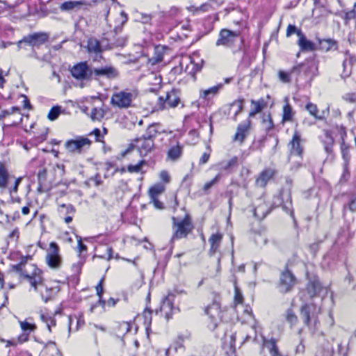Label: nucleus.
Masks as SVG:
<instances>
[{"instance_id":"1","label":"nucleus","mask_w":356,"mask_h":356,"mask_svg":"<svg viewBox=\"0 0 356 356\" xmlns=\"http://www.w3.org/2000/svg\"><path fill=\"white\" fill-rule=\"evenodd\" d=\"M31 259L32 257L30 255L22 257L19 263L13 266V269L20 275L24 276L31 286H35L41 282L42 271L36 266L32 264L29 266V269L26 268L28 261Z\"/></svg>"},{"instance_id":"2","label":"nucleus","mask_w":356,"mask_h":356,"mask_svg":"<svg viewBox=\"0 0 356 356\" xmlns=\"http://www.w3.org/2000/svg\"><path fill=\"white\" fill-rule=\"evenodd\" d=\"M138 95L137 90L125 89L114 92L111 98V104L113 107L127 109L134 106V102Z\"/></svg>"},{"instance_id":"3","label":"nucleus","mask_w":356,"mask_h":356,"mask_svg":"<svg viewBox=\"0 0 356 356\" xmlns=\"http://www.w3.org/2000/svg\"><path fill=\"white\" fill-rule=\"evenodd\" d=\"M172 220L173 234L170 240L171 243L177 239L186 238L193 229L191 218L188 213H186L182 219L172 217Z\"/></svg>"},{"instance_id":"4","label":"nucleus","mask_w":356,"mask_h":356,"mask_svg":"<svg viewBox=\"0 0 356 356\" xmlns=\"http://www.w3.org/2000/svg\"><path fill=\"white\" fill-rule=\"evenodd\" d=\"M205 312L210 320L208 327L210 330H214L223 318V311L221 310L220 304L213 302L206 308Z\"/></svg>"},{"instance_id":"5","label":"nucleus","mask_w":356,"mask_h":356,"mask_svg":"<svg viewBox=\"0 0 356 356\" xmlns=\"http://www.w3.org/2000/svg\"><path fill=\"white\" fill-rule=\"evenodd\" d=\"M241 41L239 31H232L229 29H222L219 33L218 39L216 41V46H224L226 47H234L238 41Z\"/></svg>"},{"instance_id":"6","label":"nucleus","mask_w":356,"mask_h":356,"mask_svg":"<svg viewBox=\"0 0 356 356\" xmlns=\"http://www.w3.org/2000/svg\"><path fill=\"white\" fill-rule=\"evenodd\" d=\"M46 262L49 267L53 269H58L62 264V258L59 254V248L58 245L51 242L47 251Z\"/></svg>"},{"instance_id":"7","label":"nucleus","mask_w":356,"mask_h":356,"mask_svg":"<svg viewBox=\"0 0 356 356\" xmlns=\"http://www.w3.org/2000/svg\"><path fill=\"white\" fill-rule=\"evenodd\" d=\"M49 35L45 32H38L28 35L17 42L19 48L21 47L22 43H26L32 47H40L44 44L49 39Z\"/></svg>"},{"instance_id":"8","label":"nucleus","mask_w":356,"mask_h":356,"mask_svg":"<svg viewBox=\"0 0 356 356\" xmlns=\"http://www.w3.org/2000/svg\"><path fill=\"white\" fill-rule=\"evenodd\" d=\"M72 75L78 80L90 81L92 77V69L89 67L86 62L75 65L71 70Z\"/></svg>"},{"instance_id":"9","label":"nucleus","mask_w":356,"mask_h":356,"mask_svg":"<svg viewBox=\"0 0 356 356\" xmlns=\"http://www.w3.org/2000/svg\"><path fill=\"white\" fill-rule=\"evenodd\" d=\"M296 283V279L293 273L286 269L280 275L279 289L282 293H287L290 291Z\"/></svg>"},{"instance_id":"10","label":"nucleus","mask_w":356,"mask_h":356,"mask_svg":"<svg viewBox=\"0 0 356 356\" xmlns=\"http://www.w3.org/2000/svg\"><path fill=\"white\" fill-rule=\"evenodd\" d=\"M179 97L175 90L166 93L165 97H160L158 99V108L165 109L175 108L179 103Z\"/></svg>"},{"instance_id":"11","label":"nucleus","mask_w":356,"mask_h":356,"mask_svg":"<svg viewBox=\"0 0 356 356\" xmlns=\"http://www.w3.org/2000/svg\"><path fill=\"white\" fill-rule=\"evenodd\" d=\"M317 71V66L315 63H311L307 64H300L296 66H294L290 70L292 77H295L296 79L300 74L302 72L305 75L309 77H313L316 75V72Z\"/></svg>"},{"instance_id":"12","label":"nucleus","mask_w":356,"mask_h":356,"mask_svg":"<svg viewBox=\"0 0 356 356\" xmlns=\"http://www.w3.org/2000/svg\"><path fill=\"white\" fill-rule=\"evenodd\" d=\"M135 146L142 156H147L154 148L153 140L147 138L144 136L135 140Z\"/></svg>"},{"instance_id":"13","label":"nucleus","mask_w":356,"mask_h":356,"mask_svg":"<svg viewBox=\"0 0 356 356\" xmlns=\"http://www.w3.org/2000/svg\"><path fill=\"white\" fill-rule=\"evenodd\" d=\"M251 125L252 122L250 119L240 123L237 127L236 132L234 136V141H237L240 144L243 143L250 131Z\"/></svg>"},{"instance_id":"14","label":"nucleus","mask_w":356,"mask_h":356,"mask_svg":"<svg viewBox=\"0 0 356 356\" xmlns=\"http://www.w3.org/2000/svg\"><path fill=\"white\" fill-rule=\"evenodd\" d=\"M97 79L98 77H105L108 79H113L118 76L119 73L116 68L113 66H104L92 70V76Z\"/></svg>"},{"instance_id":"15","label":"nucleus","mask_w":356,"mask_h":356,"mask_svg":"<svg viewBox=\"0 0 356 356\" xmlns=\"http://www.w3.org/2000/svg\"><path fill=\"white\" fill-rule=\"evenodd\" d=\"M90 140L87 138H81L76 140H67L65 143V147L70 152H81V149L85 147H89Z\"/></svg>"},{"instance_id":"16","label":"nucleus","mask_w":356,"mask_h":356,"mask_svg":"<svg viewBox=\"0 0 356 356\" xmlns=\"http://www.w3.org/2000/svg\"><path fill=\"white\" fill-rule=\"evenodd\" d=\"M13 178L14 177L9 172L8 165L4 162L0 161V188H7Z\"/></svg>"},{"instance_id":"17","label":"nucleus","mask_w":356,"mask_h":356,"mask_svg":"<svg viewBox=\"0 0 356 356\" xmlns=\"http://www.w3.org/2000/svg\"><path fill=\"white\" fill-rule=\"evenodd\" d=\"M167 133L168 132L163 129V127L161 124L152 123L147 127L145 131V134L143 136L147 138L154 141V138L157 136Z\"/></svg>"},{"instance_id":"18","label":"nucleus","mask_w":356,"mask_h":356,"mask_svg":"<svg viewBox=\"0 0 356 356\" xmlns=\"http://www.w3.org/2000/svg\"><path fill=\"white\" fill-rule=\"evenodd\" d=\"M322 290V285L317 277L311 278L307 285V291L311 298L317 296Z\"/></svg>"},{"instance_id":"19","label":"nucleus","mask_w":356,"mask_h":356,"mask_svg":"<svg viewBox=\"0 0 356 356\" xmlns=\"http://www.w3.org/2000/svg\"><path fill=\"white\" fill-rule=\"evenodd\" d=\"M32 286L34 288L35 291L40 293L42 298L46 302L51 298L53 295L54 289L52 288H48L47 286H44L42 276L41 282Z\"/></svg>"},{"instance_id":"20","label":"nucleus","mask_w":356,"mask_h":356,"mask_svg":"<svg viewBox=\"0 0 356 356\" xmlns=\"http://www.w3.org/2000/svg\"><path fill=\"white\" fill-rule=\"evenodd\" d=\"M298 44L301 50L304 51H313L316 50L315 44L307 40L302 32H298Z\"/></svg>"},{"instance_id":"21","label":"nucleus","mask_w":356,"mask_h":356,"mask_svg":"<svg viewBox=\"0 0 356 356\" xmlns=\"http://www.w3.org/2000/svg\"><path fill=\"white\" fill-rule=\"evenodd\" d=\"M290 144L291 145V154L301 156L303 149L300 145V135L297 131H295Z\"/></svg>"},{"instance_id":"22","label":"nucleus","mask_w":356,"mask_h":356,"mask_svg":"<svg viewBox=\"0 0 356 356\" xmlns=\"http://www.w3.org/2000/svg\"><path fill=\"white\" fill-rule=\"evenodd\" d=\"M275 171L268 168L262 171L256 180V184L260 187H264L268 181L275 175Z\"/></svg>"},{"instance_id":"23","label":"nucleus","mask_w":356,"mask_h":356,"mask_svg":"<svg viewBox=\"0 0 356 356\" xmlns=\"http://www.w3.org/2000/svg\"><path fill=\"white\" fill-rule=\"evenodd\" d=\"M285 104L282 109V123L284 124L286 122H292L293 120L296 112L293 110L291 106L289 103L288 97L284 99Z\"/></svg>"},{"instance_id":"24","label":"nucleus","mask_w":356,"mask_h":356,"mask_svg":"<svg viewBox=\"0 0 356 356\" xmlns=\"http://www.w3.org/2000/svg\"><path fill=\"white\" fill-rule=\"evenodd\" d=\"M87 49L89 54H95L96 56L102 58L101 53L102 51V47L99 40L96 38H89L87 42Z\"/></svg>"},{"instance_id":"25","label":"nucleus","mask_w":356,"mask_h":356,"mask_svg":"<svg viewBox=\"0 0 356 356\" xmlns=\"http://www.w3.org/2000/svg\"><path fill=\"white\" fill-rule=\"evenodd\" d=\"M250 103L252 108L248 115V119L250 120L251 118L254 117L257 113H260L266 106V103L264 99H260L257 101L252 99Z\"/></svg>"},{"instance_id":"26","label":"nucleus","mask_w":356,"mask_h":356,"mask_svg":"<svg viewBox=\"0 0 356 356\" xmlns=\"http://www.w3.org/2000/svg\"><path fill=\"white\" fill-rule=\"evenodd\" d=\"M182 146L177 143L172 146L168 151L167 159L172 161H176L180 159L182 154Z\"/></svg>"},{"instance_id":"27","label":"nucleus","mask_w":356,"mask_h":356,"mask_svg":"<svg viewBox=\"0 0 356 356\" xmlns=\"http://www.w3.org/2000/svg\"><path fill=\"white\" fill-rule=\"evenodd\" d=\"M222 238V235L220 233L213 234L209 238V242L211 245L210 252L214 254L218 250Z\"/></svg>"},{"instance_id":"28","label":"nucleus","mask_w":356,"mask_h":356,"mask_svg":"<svg viewBox=\"0 0 356 356\" xmlns=\"http://www.w3.org/2000/svg\"><path fill=\"white\" fill-rule=\"evenodd\" d=\"M131 330V324L128 322H122L117 324L114 328V334L122 338Z\"/></svg>"},{"instance_id":"29","label":"nucleus","mask_w":356,"mask_h":356,"mask_svg":"<svg viewBox=\"0 0 356 356\" xmlns=\"http://www.w3.org/2000/svg\"><path fill=\"white\" fill-rule=\"evenodd\" d=\"M319 49L322 51H328L332 49H337V42L332 39H323L318 40Z\"/></svg>"},{"instance_id":"30","label":"nucleus","mask_w":356,"mask_h":356,"mask_svg":"<svg viewBox=\"0 0 356 356\" xmlns=\"http://www.w3.org/2000/svg\"><path fill=\"white\" fill-rule=\"evenodd\" d=\"M164 191L165 186L162 184H156L149 189L148 193L149 198L158 197L159 195L162 194Z\"/></svg>"},{"instance_id":"31","label":"nucleus","mask_w":356,"mask_h":356,"mask_svg":"<svg viewBox=\"0 0 356 356\" xmlns=\"http://www.w3.org/2000/svg\"><path fill=\"white\" fill-rule=\"evenodd\" d=\"M172 302L166 298L161 306V311L165 314V318L169 320L172 318Z\"/></svg>"},{"instance_id":"32","label":"nucleus","mask_w":356,"mask_h":356,"mask_svg":"<svg viewBox=\"0 0 356 356\" xmlns=\"http://www.w3.org/2000/svg\"><path fill=\"white\" fill-rule=\"evenodd\" d=\"M305 108L316 120H322L324 119L323 115H318V109L316 104L309 102L306 104Z\"/></svg>"},{"instance_id":"33","label":"nucleus","mask_w":356,"mask_h":356,"mask_svg":"<svg viewBox=\"0 0 356 356\" xmlns=\"http://www.w3.org/2000/svg\"><path fill=\"white\" fill-rule=\"evenodd\" d=\"M84 4V2L82 1H68L63 3L60 6V9L62 10H71L74 9L75 8L79 7Z\"/></svg>"},{"instance_id":"34","label":"nucleus","mask_w":356,"mask_h":356,"mask_svg":"<svg viewBox=\"0 0 356 356\" xmlns=\"http://www.w3.org/2000/svg\"><path fill=\"white\" fill-rule=\"evenodd\" d=\"M243 103H244V99H236L235 101H234L231 104H230V109H233L234 108L235 111H234V120H236V117L237 115L241 113L243 110Z\"/></svg>"},{"instance_id":"35","label":"nucleus","mask_w":356,"mask_h":356,"mask_svg":"<svg viewBox=\"0 0 356 356\" xmlns=\"http://www.w3.org/2000/svg\"><path fill=\"white\" fill-rule=\"evenodd\" d=\"M312 305L305 304L301 307V316L305 325H309L310 322V309Z\"/></svg>"},{"instance_id":"36","label":"nucleus","mask_w":356,"mask_h":356,"mask_svg":"<svg viewBox=\"0 0 356 356\" xmlns=\"http://www.w3.org/2000/svg\"><path fill=\"white\" fill-rule=\"evenodd\" d=\"M342 67H343V72L341 76L343 79H346V78L348 77L351 74V71H352L351 59L350 58L348 60L347 59H345L343 61Z\"/></svg>"},{"instance_id":"37","label":"nucleus","mask_w":356,"mask_h":356,"mask_svg":"<svg viewBox=\"0 0 356 356\" xmlns=\"http://www.w3.org/2000/svg\"><path fill=\"white\" fill-rule=\"evenodd\" d=\"M221 86H222V85L220 84L218 86H213L207 90H204L202 91L200 93V97H202L203 99H207V98H209V95L213 96V95H216L218 92Z\"/></svg>"},{"instance_id":"38","label":"nucleus","mask_w":356,"mask_h":356,"mask_svg":"<svg viewBox=\"0 0 356 356\" xmlns=\"http://www.w3.org/2000/svg\"><path fill=\"white\" fill-rule=\"evenodd\" d=\"M341 151L343 160L345 161L346 163H348L350 159V146L349 145L346 144L343 140L341 144Z\"/></svg>"},{"instance_id":"39","label":"nucleus","mask_w":356,"mask_h":356,"mask_svg":"<svg viewBox=\"0 0 356 356\" xmlns=\"http://www.w3.org/2000/svg\"><path fill=\"white\" fill-rule=\"evenodd\" d=\"M62 108L60 106H55L49 111L47 118L49 120L54 121L56 120L61 113Z\"/></svg>"},{"instance_id":"40","label":"nucleus","mask_w":356,"mask_h":356,"mask_svg":"<svg viewBox=\"0 0 356 356\" xmlns=\"http://www.w3.org/2000/svg\"><path fill=\"white\" fill-rule=\"evenodd\" d=\"M286 320L292 327L297 323L298 317L291 309H288L286 312Z\"/></svg>"},{"instance_id":"41","label":"nucleus","mask_w":356,"mask_h":356,"mask_svg":"<svg viewBox=\"0 0 356 356\" xmlns=\"http://www.w3.org/2000/svg\"><path fill=\"white\" fill-rule=\"evenodd\" d=\"M263 123L265 125V129L267 132H269L274 129V123L270 114H268L263 118Z\"/></svg>"},{"instance_id":"42","label":"nucleus","mask_w":356,"mask_h":356,"mask_svg":"<svg viewBox=\"0 0 356 356\" xmlns=\"http://www.w3.org/2000/svg\"><path fill=\"white\" fill-rule=\"evenodd\" d=\"M20 327L24 332L30 333L36 329L35 324L29 323L28 321H20Z\"/></svg>"},{"instance_id":"43","label":"nucleus","mask_w":356,"mask_h":356,"mask_svg":"<svg viewBox=\"0 0 356 356\" xmlns=\"http://www.w3.org/2000/svg\"><path fill=\"white\" fill-rule=\"evenodd\" d=\"M278 76L280 80L283 83H289L292 78L290 71L285 72L283 70H280L278 72Z\"/></svg>"},{"instance_id":"44","label":"nucleus","mask_w":356,"mask_h":356,"mask_svg":"<svg viewBox=\"0 0 356 356\" xmlns=\"http://www.w3.org/2000/svg\"><path fill=\"white\" fill-rule=\"evenodd\" d=\"M62 207L66 209V212L68 214V216L64 218L65 222L68 224L72 220V216L74 213V209L72 205H63Z\"/></svg>"},{"instance_id":"45","label":"nucleus","mask_w":356,"mask_h":356,"mask_svg":"<svg viewBox=\"0 0 356 356\" xmlns=\"http://www.w3.org/2000/svg\"><path fill=\"white\" fill-rule=\"evenodd\" d=\"M40 317L42 321L47 323V326L49 331L51 332V326L56 325V320L54 319V318L51 316H46L44 314H42Z\"/></svg>"},{"instance_id":"46","label":"nucleus","mask_w":356,"mask_h":356,"mask_svg":"<svg viewBox=\"0 0 356 356\" xmlns=\"http://www.w3.org/2000/svg\"><path fill=\"white\" fill-rule=\"evenodd\" d=\"M92 120H100L104 117V112L102 109L94 108L90 113Z\"/></svg>"},{"instance_id":"47","label":"nucleus","mask_w":356,"mask_h":356,"mask_svg":"<svg viewBox=\"0 0 356 356\" xmlns=\"http://www.w3.org/2000/svg\"><path fill=\"white\" fill-rule=\"evenodd\" d=\"M145 163V161L142 160L136 165H129L127 170L129 172H139L141 170L142 166Z\"/></svg>"},{"instance_id":"48","label":"nucleus","mask_w":356,"mask_h":356,"mask_svg":"<svg viewBox=\"0 0 356 356\" xmlns=\"http://www.w3.org/2000/svg\"><path fill=\"white\" fill-rule=\"evenodd\" d=\"M238 158L236 156H234L227 163H222V169L227 170L232 167H234L237 165Z\"/></svg>"},{"instance_id":"49","label":"nucleus","mask_w":356,"mask_h":356,"mask_svg":"<svg viewBox=\"0 0 356 356\" xmlns=\"http://www.w3.org/2000/svg\"><path fill=\"white\" fill-rule=\"evenodd\" d=\"M343 18L345 21V24H347L350 20L356 18L355 10L352 9L348 12L344 13Z\"/></svg>"},{"instance_id":"50","label":"nucleus","mask_w":356,"mask_h":356,"mask_svg":"<svg viewBox=\"0 0 356 356\" xmlns=\"http://www.w3.org/2000/svg\"><path fill=\"white\" fill-rule=\"evenodd\" d=\"M262 207H263L260 205L255 208L254 210V216L257 217L259 219L264 218L268 213L267 211H263Z\"/></svg>"},{"instance_id":"51","label":"nucleus","mask_w":356,"mask_h":356,"mask_svg":"<svg viewBox=\"0 0 356 356\" xmlns=\"http://www.w3.org/2000/svg\"><path fill=\"white\" fill-rule=\"evenodd\" d=\"M298 32H302L301 30L298 29L294 25L289 24L286 29V37H290L291 35L296 33L298 36Z\"/></svg>"},{"instance_id":"52","label":"nucleus","mask_w":356,"mask_h":356,"mask_svg":"<svg viewBox=\"0 0 356 356\" xmlns=\"http://www.w3.org/2000/svg\"><path fill=\"white\" fill-rule=\"evenodd\" d=\"M83 265V261L81 259L77 262L74 263L72 266L73 273L74 274H79Z\"/></svg>"},{"instance_id":"53","label":"nucleus","mask_w":356,"mask_h":356,"mask_svg":"<svg viewBox=\"0 0 356 356\" xmlns=\"http://www.w3.org/2000/svg\"><path fill=\"white\" fill-rule=\"evenodd\" d=\"M220 179V175H216L211 181L206 183L203 187L204 191L209 190L214 184H216Z\"/></svg>"},{"instance_id":"54","label":"nucleus","mask_w":356,"mask_h":356,"mask_svg":"<svg viewBox=\"0 0 356 356\" xmlns=\"http://www.w3.org/2000/svg\"><path fill=\"white\" fill-rule=\"evenodd\" d=\"M243 298L240 290L235 287V295H234V302L235 304H241L243 302Z\"/></svg>"},{"instance_id":"55","label":"nucleus","mask_w":356,"mask_h":356,"mask_svg":"<svg viewBox=\"0 0 356 356\" xmlns=\"http://www.w3.org/2000/svg\"><path fill=\"white\" fill-rule=\"evenodd\" d=\"M22 177H18L15 179V183L13 187L9 188L10 193L12 195L13 193H17L18 190V186L22 181Z\"/></svg>"},{"instance_id":"56","label":"nucleus","mask_w":356,"mask_h":356,"mask_svg":"<svg viewBox=\"0 0 356 356\" xmlns=\"http://www.w3.org/2000/svg\"><path fill=\"white\" fill-rule=\"evenodd\" d=\"M270 343H271V348H270V354L272 356H278L279 355V350L276 346L275 341L274 339H271L270 341Z\"/></svg>"},{"instance_id":"57","label":"nucleus","mask_w":356,"mask_h":356,"mask_svg":"<svg viewBox=\"0 0 356 356\" xmlns=\"http://www.w3.org/2000/svg\"><path fill=\"white\" fill-rule=\"evenodd\" d=\"M102 282H103V279H102L100 280L99 283L96 286L97 295L99 298V302H102V294H103Z\"/></svg>"},{"instance_id":"58","label":"nucleus","mask_w":356,"mask_h":356,"mask_svg":"<svg viewBox=\"0 0 356 356\" xmlns=\"http://www.w3.org/2000/svg\"><path fill=\"white\" fill-rule=\"evenodd\" d=\"M151 202H152L155 207V208L159 209H163V204L160 202L158 199V197L155 198H150Z\"/></svg>"},{"instance_id":"59","label":"nucleus","mask_w":356,"mask_h":356,"mask_svg":"<svg viewBox=\"0 0 356 356\" xmlns=\"http://www.w3.org/2000/svg\"><path fill=\"white\" fill-rule=\"evenodd\" d=\"M19 112V109L17 107H13L11 108L10 111H8V110H5V111H2V114L1 115V118H4L6 117V115H10L12 113H13L14 112Z\"/></svg>"},{"instance_id":"60","label":"nucleus","mask_w":356,"mask_h":356,"mask_svg":"<svg viewBox=\"0 0 356 356\" xmlns=\"http://www.w3.org/2000/svg\"><path fill=\"white\" fill-rule=\"evenodd\" d=\"M38 180L40 183L42 181H44L47 177V170L45 169H42L38 172Z\"/></svg>"},{"instance_id":"61","label":"nucleus","mask_w":356,"mask_h":356,"mask_svg":"<svg viewBox=\"0 0 356 356\" xmlns=\"http://www.w3.org/2000/svg\"><path fill=\"white\" fill-rule=\"evenodd\" d=\"M160 178L161 180L165 181V183H168L170 181V176L166 171H162L160 173Z\"/></svg>"},{"instance_id":"62","label":"nucleus","mask_w":356,"mask_h":356,"mask_svg":"<svg viewBox=\"0 0 356 356\" xmlns=\"http://www.w3.org/2000/svg\"><path fill=\"white\" fill-rule=\"evenodd\" d=\"M29 333L24 332L23 334H22L21 335L19 336L18 341L20 343H24V342L27 341L29 340Z\"/></svg>"},{"instance_id":"63","label":"nucleus","mask_w":356,"mask_h":356,"mask_svg":"<svg viewBox=\"0 0 356 356\" xmlns=\"http://www.w3.org/2000/svg\"><path fill=\"white\" fill-rule=\"evenodd\" d=\"M78 248L80 252L86 251L87 250V247L85 244L82 243V239L81 237H79L78 239Z\"/></svg>"},{"instance_id":"64","label":"nucleus","mask_w":356,"mask_h":356,"mask_svg":"<svg viewBox=\"0 0 356 356\" xmlns=\"http://www.w3.org/2000/svg\"><path fill=\"white\" fill-rule=\"evenodd\" d=\"M348 209L352 212H354L356 211V197L351 200V201L349 203Z\"/></svg>"}]
</instances>
